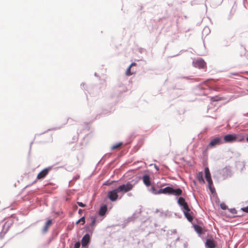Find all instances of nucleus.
I'll return each mask as SVG.
<instances>
[{"instance_id":"dca6fc26","label":"nucleus","mask_w":248,"mask_h":248,"mask_svg":"<svg viewBox=\"0 0 248 248\" xmlns=\"http://www.w3.org/2000/svg\"><path fill=\"white\" fill-rule=\"evenodd\" d=\"M182 193V190L180 188H177L176 189H174L172 188V191L171 194H173L176 196L181 195Z\"/></svg>"},{"instance_id":"a211bd4d","label":"nucleus","mask_w":248,"mask_h":248,"mask_svg":"<svg viewBox=\"0 0 248 248\" xmlns=\"http://www.w3.org/2000/svg\"><path fill=\"white\" fill-rule=\"evenodd\" d=\"M150 191L154 194H160V189L157 190L154 186H152L151 189H150Z\"/></svg>"},{"instance_id":"0eeeda50","label":"nucleus","mask_w":248,"mask_h":248,"mask_svg":"<svg viewBox=\"0 0 248 248\" xmlns=\"http://www.w3.org/2000/svg\"><path fill=\"white\" fill-rule=\"evenodd\" d=\"M224 141L226 142H231L236 140V137L233 135L228 134L224 137Z\"/></svg>"},{"instance_id":"20e7f679","label":"nucleus","mask_w":248,"mask_h":248,"mask_svg":"<svg viewBox=\"0 0 248 248\" xmlns=\"http://www.w3.org/2000/svg\"><path fill=\"white\" fill-rule=\"evenodd\" d=\"M223 143L221 138L219 137H217L210 142L209 144V146L210 147H214L217 145H219Z\"/></svg>"},{"instance_id":"1a4fd4ad","label":"nucleus","mask_w":248,"mask_h":248,"mask_svg":"<svg viewBox=\"0 0 248 248\" xmlns=\"http://www.w3.org/2000/svg\"><path fill=\"white\" fill-rule=\"evenodd\" d=\"M90 237L89 234H86L81 240L82 246L86 247L90 242Z\"/></svg>"},{"instance_id":"2f4dec72","label":"nucleus","mask_w":248,"mask_h":248,"mask_svg":"<svg viewBox=\"0 0 248 248\" xmlns=\"http://www.w3.org/2000/svg\"><path fill=\"white\" fill-rule=\"evenodd\" d=\"M224 206L222 207V209H224Z\"/></svg>"},{"instance_id":"473e14b6","label":"nucleus","mask_w":248,"mask_h":248,"mask_svg":"<svg viewBox=\"0 0 248 248\" xmlns=\"http://www.w3.org/2000/svg\"><path fill=\"white\" fill-rule=\"evenodd\" d=\"M224 206L222 207V209H224Z\"/></svg>"},{"instance_id":"ddd939ff","label":"nucleus","mask_w":248,"mask_h":248,"mask_svg":"<svg viewBox=\"0 0 248 248\" xmlns=\"http://www.w3.org/2000/svg\"><path fill=\"white\" fill-rule=\"evenodd\" d=\"M52 221L51 219H48L46 222V223L44 228L43 229V232H47L49 227L52 225Z\"/></svg>"},{"instance_id":"7c9ffc66","label":"nucleus","mask_w":248,"mask_h":248,"mask_svg":"<svg viewBox=\"0 0 248 248\" xmlns=\"http://www.w3.org/2000/svg\"><path fill=\"white\" fill-rule=\"evenodd\" d=\"M246 141L248 142V136L246 138Z\"/></svg>"},{"instance_id":"4be33fe9","label":"nucleus","mask_w":248,"mask_h":248,"mask_svg":"<svg viewBox=\"0 0 248 248\" xmlns=\"http://www.w3.org/2000/svg\"><path fill=\"white\" fill-rule=\"evenodd\" d=\"M80 222H82V224H84L85 222V217H82L81 218H80L79 219H78L77 222H76V224H78V223H79Z\"/></svg>"},{"instance_id":"b1692460","label":"nucleus","mask_w":248,"mask_h":248,"mask_svg":"<svg viewBox=\"0 0 248 248\" xmlns=\"http://www.w3.org/2000/svg\"><path fill=\"white\" fill-rule=\"evenodd\" d=\"M208 183L209 187L211 191H212V186L213 185V181L212 179L207 181Z\"/></svg>"},{"instance_id":"c85d7f7f","label":"nucleus","mask_w":248,"mask_h":248,"mask_svg":"<svg viewBox=\"0 0 248 248\" xmlns=\"http://www.w3.org/2000/svg\"><path fill=\"white\" fill-rule=\"evenodd\" d=\"M137 65V64L135 63V62H132L129 66H130L131 67H132V66H136Z\"/></svg>"},{"instance_id":"393cba45","label":"nucleus","mask_w":248,"mask_h":248,"mask_svg":"<svg viewBox=\"0 0 248 248\" xmlns=\"http://www.w3.org/2000/svg\"><path fill=\"white\" fill-rule=\"evenodd\" d=\"M80 246V242H77L74 245V248H79Z\"/></svg>"},{"instance_id":"f03ea898","label":"nucleus","mask_w":248,"mask_h":248,"mask_svg":"<svg viewBox=\"0 0 248 248\" xmlns=\"http://www.w3.org/2000/svg\"><path fill=\"white\" fill-rule=\"evenodd\" d=\"M118 193H119V191L117 188L109 191L108 194V197L111 201H116L118 198Z\"/></svg>"},{"instance_id":"6ab92c4d","label":"nucleus","mask_w":248,"mask_h":248,"mask_svg":"<svg viewBox=\"0 0 248 248\" xmlns=\"http://www.w3.org/2000/svg\"><path fill=\"white\" fill-rule=\"evenodd\" d=\"M194 229L195 230V231L199 234H201L202 233V228L198 225H196L194 226Z\"/></svg>"},{"instance_id":"9b49d317","label":"nucleus","mask_w":248,"mask_h":248,"mask_svg":"<svg viewBox=\"0 0 248 248\" xmlns=\"http://www.w3.org/2000/svg\"><path fill=\"white\" fill-rule=\"evenodd\" d=\"M195 65L199 68H204L206 66V63L202 60H198L195 62Z\"/></svg>"},{"instance_id":"f8f14e48","label":"nucleus","mask_w":248,"mask_h":248,"mask_svg":"<svg viewBox=\"0 0 248 248\" xmlns=\"http://www.w3.org/2000/svg\"><path fill=\"white\" fill-rule=\"evenodd\" d=\"M172 191V188L170 186L166 187L163 189H160V194H171Z\"/></svg>"},{"instance_id":"6e6552de","label":"nucleus","mask_w":248,"mask_h":248,"mask_svg":"<svg viewBox=\"0 0 248 248\" xmlns=\"http://www.w3.org/2000/svg\"><path fill=\"white\" fill-rule=\"evenodd\" d=\"M142 181L144 184L147 187L151 185V179L149 175L146 174L143 176Z\"/></svg>"},{"instance_id":"7ed1b4c3","label":"nucleus","mask_w":248,"mask_h":248,"mask_svg":"<svg viewBox=\"0 0 248 248\" xmlns=\"http://www.w3.org/2000/svg\"><path fill=\"white\" fill-rule=\"evenodd\" d=\"M183 211L187 219L189 222H192L193 220V213L191 211L188 206L186 209H183Z\"/></svg>"},{"instance_id":"412c9836","label":"nucleus","mask_w":248,"mask_h":248,"mask_svg":"<svg viewBox=\"0 0 248 248\" xmlns=\"http://www.w3.org/2000/svg\"><path fill=\"white\" fill-rule=\"evenodd\" d=\"M131 67L130 66H129L128 68L127 69L126 72H125V75L127 76H130L132 75L134 73H132L131 72Z\"/></svg>"},{"instance_id":"423d86ee","label":"nucleus","mask_w":248,"mask_h":248,"mask_svg":"<svg viewBox=\"0 0 248 248\" xmlns=\"http://www.w3.org/2000/svg\"><path fill=\"white\" fill-rule=\"evenodd\" d=\"M205 246L207 248H215L216 243L213 239H207L205 242Z\"/></svg>"},{"instance_id":"a878e982","label":"nucleus","mask_w":248,"mask_h":248,"mask_svg":"<svg viewBox=\"0 0 248 248\" xmlns=\"http://www.w3.org/2000/svg\"><path fill=\"white\" fill-rule=\"evenodd\" d=\"M77 204L80 207H84L86 206V205L83 203L82 202H77Z\"/></svg>"},{"instance_id":"5701e85b","label":"nucleus","mask_w":248,"mask_h":248,"mask_svg":"<svg viewBox=\"0 0 248 248\" xmlns=\"http://www.w3.org/2000/svg\"><path fill=\"white\" fill-rule=\"evenodd\" d=\"M122 145V142H120V143H117L114 145H113L112 147H111V149L112 150H114V149H116L117 148H119L120 147H121V146Z\"/></svg>"},{"instance_id":"4468645a","label":"nucleus","mask_w":248,"mask_h":248,"mask_svg":"<svg viewBox=\"0 0 248 248\" xmlns=\"http://www.w3.org/2000/svg\"><path fill=\"white\" fill-rule=\"evenodd\" d=\"M204 172L205 179L207 180V181H208L209 180H210V179H212L210 170L208 167H206L205 168Z\"/></svg>"},{"instance_id":"f3484780","label":"nucleus","mask_w":248,"mask_h":248,"mask_svg":"<svg viewBox=\"0 0 248 248\" xmlns=\"http://www.w3.org/2000/svg\"><path fill=\"white\" fill-rule=\"evenodd\" d=\"M107 210V207L106 205L102 206L99 210V214L100 216H104L106 214Z\"/></svg>"},{"instance_id":"c756f323","label":"nucleus","mask_w":248,"mask_h":248,"mask_svg":"<svg viewBox=\"0 0 248 248\" xmlns=\"http://www.w3.org/2000/svg\"><path fill=\"white\" fill-rule=\"evenodd\" d=\"M82 212V209H80L78 210V213H81Z\"/></svg>"},{"instance_id":"cd10ccee","label":"nucleus","mask_w":248,"mask_h":248,"mask_svg":"<svg viewBox=\"0 0 248 248\" xmlns=\"http://www.w3.org/2000/svg\"><path fill=\"white\" fill-rule=\"evenodd\" d=\"M95 221H96L95 219L93 218V220H92V223H91V225L92 226H93L95 224Z\"/></svg>"},{"instance_id":"39448f33","label":"nucleus","mask_w":248,"mask_h":248,"mask_svg":"<svg viewBox=\"0 0 248 248\" xmlns=\"http://www.w3.org/2000/svg\"><path fill=\"white\" fill-rule=\"evenodd\" d=\"M49 170V168H46L44 169L38 174L37 178L40 180L45 178L46 176L48 174Z\"/></svg>"},{"instance_id":"bb28decb","label":"nucleus","mask_w":248,"mask_h":248,"mask_svg":"<svg viewBox=\"0 0 248 248\" xmlns=\"http://www.w3.org/2000/svg\"><path fill=\"white\" fill-rule=\"evenodd\" d=\"M242 210L245 212L248 213V206L242 208Z\"/></svg>"},{"instance_id":"aec40b11","label":"nucleus","mask_w":248,"mask_h":248,"mask_svg":"<svg viewBox=\"0 0 248 248\" xmlns=\"http://www.w3.org/2000/svg\"><path fill=\"white\" fill-rule=\"evenodd\" d=\"M223 99L222 97H219V96H217L212 97L211 98V100L212 101H218L222 100Z\"/></svg>"},{"instance_id":"2eb2a0df","label":"nucleus","mask_w":248,"mask_h":248,"mask_svg":"<svg viewBox=\"0 0 248 248\" xmlns=\"http://www.w3.org/2000/svg\"><path fill=\"white\" fill-rule=\"evenodd\" d=\"M197 178L198 180L200 182V183L203 184L205 183V181L204 180L203 177V173L202 171L199 172L197 175Z\"/></svg>"},{"instance_id":"9d476101","label":"nucleus","mask_w":248,"mask_h":248,"mask_svg":"<svg viewBox=\"0 0 248 248\" xmlns=\"http://www.w3.org/2000/svg\"><path fill=\"white\" fill-rule=\"evenodd\" d=\"M178 203L182 207V209H186L188 206L187 203L186 202L185 199L183 197H180L178 199Z\"/></svg>"},{"instance_id":"f257e3e1","label":"nucleus","mask_w":248,"mask_h":248,"mask_svg":"<svg viewBox=\"0 0 248 248\" xmlns=\"http://www.w3.org/2000/svg\"><path fill=\"white\" fill-rule=\"evenodd\" d=\"M134 187L130 182H127L126 184L122 185L117 187L119 193H125L131 191Z\"/></svg>"}]
</instances>
